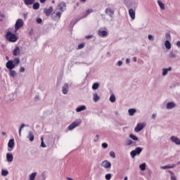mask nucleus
I'll list each match as a JSON object with an SVG mask.
<instances>
[{
	"instance_id": "nucleus-1",
	"label": "nucleus",
	"mask_w": 180,
	"mask_h": 180,
	"mask_svg": "<svg viewBox=\"0 0 180 180\" xmlns=\"http://www.w3.org/2000/svg\"><path fill=\"white\" fill-rule=\"evenodd\" d=\"M6 39L11 43H15V41H18V36H16L15 34H13L10 31L7 32L6 34Z\"/></svg>"
},
{
	"instance_id": "nucleus-2",
	"label": "nucleus",
	"mask_w": 180,
	"mask_h": 180,
	"mask_svg": "<svg viewBox=\"0 0 180 180\" xmlns=\"http://www.w3.org/2000/svg\"><path fill=\"white\" fill-rule=\"evenodd\" d=\"M142 151H143V149L141 147H137L135 148V150L130 152V155L131 158H135L136 155H140Z\"/></svg>"
},
{
	"instance_id": "nucleus-3",
	"label": "nucleus",
	"mask_w": 180,
	"mask_h": 180,
	"mask_svg": "<svg viewBox=\"0 0 180 180\" xmlns=\"http://www.w3.org/2000/svg\"><path fill=\"white\" fill-rule=\"evenodd\" d=\"M23 25H25L23 20L20 18L18 19L15 24V32H18L20 27H23Z\"/></svg>"
},
{
	"instance_id": "nucleus-4",
	"label": "nucleus",
	"mask_w": 180,
	"mask_h": 180,
	"mask_svg": "<svg viewBox=\"0 0 180 180\" xmlns=\"http://www.w3.org/2000/svg\"><path fill=\"white\" fill-rule=\"evenodd\" d=\"M81 123H82L81 120H77L68 126V129L74 130V129H75V127H78V126H79Z\"/></svg>"
},
{
	"instance_id": "nucleus-5",
	"label": "nucleus",
	"mask_w": 180,
	"mask_h": 180,
	"mask_svg": "<svg viewBox=\"0 0 180 180\" xmlns=\"http://www.w3.org/2000/svg\"><path fill=\"white\" fill-rule=\"evenodd\" d=\"M146 127V124L143 122L138 123L136 127L134 128V131L136 133H139V131H141L143 129Z\"/></svg>"
},
{
	"instance_id": "nucleus-6",
	"label": "nucleus",
	"mask_w": 180,
	"mask_h": 180,
	"mask_svg": "<svg viewBox=\"0 0 180 180\" xmlns=\"http://www.w3.org/2000/svg\"><path fill=\"white\" fill-rule=\"evenodd\" d=\"M101 167L105 169H110L112 168V163L108 160H104L101 162Z\"/></svg>"
},
{
	"instance_id": "nucleus-7",
	"label": "nucleus",
	"mask_w": 180,
	"mask_h": 180,
	"mask_svg": "<svg viewBox=\"0 0 180 180\" xmlns=\"http://www.w3.org/2000/svg\"><path fill=\"white\" fill-rule=\"evenodd\" d=\"M58 9L60 12H64V11L67 9V5L65 4V2L64 1L60 2L58 6Z\"/></svg>"
},
{
	"instance_id": "nucleus-8",
	"label": "nucleus",
	"mask_w": 180,
	"mask_h": 180,
	"mask_svg": "<svg viewBox=\"0 0 180 180\" xmlns=\"http://www.w3.org/2000/svg\"><path fill=\"white\" fill-rule=\"evenodd\" d=\"M105 13H106L110 18H113V15H115V11L112 9V8L108 7L105 8Z\"/></svg>"
},
{
	"instance_id": "nucleus-9",
	"label": "nucleus",
	"mask_w": 180,
	"mask_h": 180,
	"mask_svg": "<svg viewBox=\"0 0 180 180\" xmlns=\"http://www.w3.org/2000/svg\"><path fill=\"white\" fill-rule=\"evenodd\" d=\"M170 140L174 143V144H176V146H180V139L177 136H172L170 137Z\"/></svg>"
},
{
	"instance_id": "nucleus-10",
	"label": "nucleus",
	"mask_w": 180,
	"mask_h": 180,
	"mask_svg": "<svg viewBox=\"0 0 180 180\" xmlns=\"http://www.w3.org/2000/svg\"><path fill=\"white\" fill-rule=\"evenodd\" d=\"M128 13L131 20H134V19H136V11L133 8H129Z\"/></svg>"
},
{
	"instance_id": "nucleus-11",
	"label": "nucleus",
	"mask_w": 180,
	"mask_h": 180,
	"mask_svg": "<svg viewBox=\"0 0 180 180\" xmlns=\"http://www.w3.org/2000/svg\"><path fill=\"white\" fill-rule=\"evenodd\" d=\"M8 151H12V149L15 147V139H12L8 141Z\"/></svg>"
},
{
	"instance_id": "nucleus-12",
	"label": "nucleus",
	"mask_w": 180,
	"mask_h": 180,
	"mask_svg": "<svg viewBox=\"0 0 180 180\" xmlns=\"http://www.w3.org/2000/svg\"><path fill=\"white\" fill-rule=\"evenodd\" d=\"M6 67L8 68V70H13V68H15V64L13 63V61L8 60L6 63Z\"/></svg>"
},
{
	"instance_id": "nucleus-13",
	"label": "nucleus",
	"mask_w": 180,
	"mask_h": 180,
	"mask_svg": "<svg viewBox=\"0 0 180 180\" xmlns=\"http://www.w3.org/2000/svg\"><path fill=\"white\" fill-rule=\"evenodd\" d=\"M62 92L63 95H67L68 94V84L65 83L62 87Z\"/></svg>"
},
{
	"instance_id": "nucleus-14",
	"label": "nucleus",
	"mask_w": 180,
	"mask_h": 180,
	"mask_svg": "<svg viewBox=\"0 0 180 180\" xmlns=\"http://www.w3.org/2000/svg\"><path fill=\"white\" fill-rule=\"evenodd\" d=\"M44 12L46 15V16H50L51 13H53V7L50 6L49 8H45Z\"/></svg>"
},
{
	"instance_id": "nucleus-15",
	"label": "nucleus",
	"mask_w": 180,
	"mask_h": 180,
	"mask_svg": "<svg viewBox=\"0 0 180 180\" xmlns=\"http://www.w3.org/2000/svg\"><path fill=\"white\" fill-rule=\"evenodd\" d=\"M6 161L8 162H12L13 161V155L12 153H6Z\"/></svg>"
},
{
	"instance_id": "nucleus-16",
	"label": "nucleus",
	"mask_w": 180,
	"mask_h": 180,
	"mask_svg": "<svg viewBox=\"0 0 180 180\" xmlns=\"http://www.w3.org/2000/svg\"><path fill=\"white\" fill-rule=\"evenodd\" d=\"M98 34L100 37H105V36H108V32L105 30H98Z\"/></svg>"
},
{
	"instance_id": "nucleus-17",
	"label": "nucleus",
	"mask_w": 180,
	"mask_h": 180,
	"mask_svg": "<svg viewBox=\"0 0 180 180\" xmlns=\"http://www.w3.org/2000/svg\"><path fill=\"white\" fill-rule=\"evenodd\" d=\"M175 167H176V165H165V166H162L160 168L161 169H170L171 168H175Z\"/></svg>"
},
{
	"instance_id": "nucleus-18",
	"label": "nucleus",
	"mask_w": 180,
	"mask_h": 180,
	"mask_svg": "<svg viewBox=\"0 0 180 180\" xmlns=\"http://www.w3.org/2000/svg\"><path fill=\"white\" fill-rule=\"evenodd\" d=\"M166 108H167V109H174V108H175V103H174V102L167 103Z\"/></svg>"
},
{
	"instance_id": "nucleus-19",
	"label": "nucleus",
	"mask_w": 180,
	"mask_h": 180,
	"mask_svg": "<svg viewBox=\"0 0 180 180\" xmlns=\"http://www.w3.org/2000/svg\"><path fill=\"white\" fill-rule=\"evenodd\" d=\"M19 54H20V49H19V46H16L13 51V55L19 56Z\"/></svg>"
},
{
	"instance_id": "nucleus-20",
	"label": "nucleus",
	"mask_w": 180,
	"mask_h": 180,
	"mask_svg": "<svg viewBox=\"0 0 180 180\" xmlns=\"http://www.w3.org/2000/svg\"><path fill=\"white\" fill-rule=\"evenodd\" d=\"M86 110V106L80 105L76 108V112H82L83 110Z\"/></svg>"
},
{
	"instance_id": "nucleus-21",
	"label": "nucleus",
	"mask_w": 180,
	"mask_h": 180,
	"mask_svg": "<svg viewBox=\"0 0 180 180\" xmlns=\"http://www.w3.org/2000/svg\"><path fill=\"white\" fill-rule=\"evenodd\" d=\"M171 70H172V68L171 67H169L168 68H163L162 69L163 77H165V75H167V74H168V71H171Z\"/></svg>"
},
{
	"instance_id": "nucleus-22",
	"label": "nucleus",
	"mask_w": 180,
	"mask_h": 180,
	"mask_svg": "<svg viewBox=\"0 0 180 180\" xmlns=\"http://www.w3.org/2000/svg\"><path fill=\"white\" fill-rule=\"evenodd\" d=\"M27 139H29L30 141H33V140H34V135H33V133L31 131L28 132Z\"/></svg>"
},
{
	"instance_id": "nucleus-23",
	"label": "nucleus",
	"mask_w": 180,
	"mask_h": 180,
	"mask_svg": "<svg viewBox=\"0 0 180 180\" xmlns=\"http://www.w3.org/2000/svg\"><path fill=\"white\" fill-rule=\"evenodd\" d=\"M158 4L159 5V6L162 11H164V9H165V4H163L162 1L158 0Z\"/></svg>"
},
{
	"instance_id": "nucleus-24",
	"label": "nucleus",
	"mask_w": 180,
	"mask_h": 180,
	"mask_svg": "<svg viewBox=\"0 0 180 180\" xmlns=\"http://www.w3.org/2000/svg\"><path fill=\"white\" fill-rule=\"evenodd\" d=\"M35 0H24L25 5H33Z\"/></svg>"
},
{
	"instance_id": "nucleus-25",
	"label": "nucleus",
	"mask_w": 180,
	"mask_h": 180,
	"mask_svg": "<svg viewBox=\"0 0 180 180\" xmlns=\"http://www.w3.org/2000/svg\"><path fill=\"white\" fill-rule=\"evenodd\" d=\"M169 174H170V178L171 180H176V176H175V174H174V172L171 170H168Z\"/></svg>"
},
{
	"instance_id": "nucleus-26",
	"label": "nucleus",
	"mask_w": 180,
	"mask_h": 180,
	"mask_svg": "<svg viewBox=\"0 0 180 180\" xmlns=\"http://www.w3.org/2000/svg\"><path fill=\"white\" fill-rule=\"evenodd\" d=\"M136 109L134 108H130L129 110H128V112H129V116H134V113H136Z\"/></svg>"
},
{
	"instance_id": "nucleus-27",
	"label": "nucleus",
	"mask_w": 180,
	"mask_h": 180,
	"mask_svg": "<svg viewBox=\"0 0 180 180\" xmlns=\"http://www.w3.org/2000/svg\"><path fill=\"white\" fill-rule=\"evenodd\" d=\"M165 46L167 50H170L171 49V42L167 40L165 42Z\"/></svg>"
},
{
	"instance_id": "nucleus-28",
	"label": "nucleus",
	"mask_w": 180,
	"mask_h": 180,
	"mask_svg": "<svg viewBox=\"0 0 180 180\" xmlns=\"http://www.w3.org/2000/svg\"><path fill=\"white\" fill-rule=\"evenodd\" d=\"M13 63L15 64V67H16V65H19V64H20V59L19 58H16L14 59Z\"/></svg>"
},
{
	"instance_id": "nucleus-29",
	"label": "nucleus",
	"mask_w": 180,
	"mask_h": 180,
	"mask_svg": "<svg viewBox=\"0 0 180 180\" xmlns=\"http://www.w3.org/2000/svg\"><path fill=\"white\" fill-rule=\"evenodd\" d=\"M32 8L33 9H34V11H37V9H39V8H40V4L39 2L34 3Z\"/></svg>"
},
{
	"instance_id": "nucleus-30",
	"label": "nucleus",
	"mask_w": 180,
	"mask_h": 180,
	"mask_svg": "<svg viewBox=\"0 0 180 180\" xmlns=\"http://www.w3.org/2000/svg\"><path fill=\"white\" fill-rule=\"evenodd\" d=\"M36 175H37V173L36 172H33L31 174H30L29 180H34L36 179Z\"/></svg>"
},
{
	"instance_id": "nucleus-31",
	"label": "nucleus",
	"mask_w": 180,
	"mask_h": 180,
	"mask_svg": "<svg viewBox=\"0 0 180 180\" xmlns=\"http://www.w3.org/2000/svg\"><path fill=\"white\" fill-rule=\"evenodd\" d=\"M94 102H98L99 101L100 98L99 96H98V94H94L93 96Z\"/></svg>"
},
{
	"instance_id": "nucleus-32",
	"label": "nucleus",
	"mask_w": 180,
	"mask_h": 180,
	"mask_svg": "<svg viewBox=\"0 0 180 180\" xmlns=\"http://www.w3.org/2000/svg\"><path fill=\"white\" fill-rule=\"evenodd\" d=\"M110 102H112V103H114V102H116V96H115L114 94H112L110 96Z\"/></svg>"
},
{
	"instance_id": "nucleus-33",
	"label": "nucleus",
	"mask_w": 180,
	"mask_h": 180,
	"mask_svg": "<svg viewBox=\"0 0 180 180\" xmlns=\"http://www.w3.org/2000/svg\"><path fill=\"white\" fill-rule=\"evenodd\" d=\"M129 137L132 140H134V141H137V140H139V138L137 136H136V135H134L133 134H129Z\"/></svg>"
},
{
	"instance_id": "nucleus-34",
	"label": "nucleus",
	"mask_w": 180,
	"mask_h": 180,
	"mask_svg": "<svg viewBox=\"0 0 180 180\" xmlns=\"http://www.w3.org/2000/svg\"><path fill=\"white\" fill-rule=\"evenodd\" d=\"M146 163H142L141 165H139V168L141 171H146Z\"/></svg>"
},
{
	"instance_id": "nucleus-35",
	"label": "nucleus",
	"mask_w": 180,
	"mask_h": 180,
	"mask_svg": "<svg viewBox=\"0 0 180 180\" xmlns=\"http://www.w3.org/2000/svg\"><path fill=\"white\" fill-rule=\"evenodd\" d=\"M133 143H134V142H133V141L128 139L126 141L125 146H131V144H133Z\"/></svg>"
},
{
	"instance_id": "nucleus-36",
	"label": "nucleus",
	"mask_w": 180,
	"mask_h": 180,
	"mask_svg": "<svg viewBox=\"0 0 180 180\" xmlns=\"http://www.w3.org/2000/svg\"><path fill=\"white\" fill-rule=\"evenodd\" d=\"M98 88H99V84L98 83H94L92 85V89H94V91L98 89Z\"/></svg>"
},
{
	"instance_id": "nucleus-37",
	"label": "nucleus",
	"mask_w": 180,
	"mask_h": 180,
	"mask_svg": "<svg viewBox=\"0 0 180 180\" xmlns=\"http://www.w3.org/2000/svg\"><path fill=\"white\" fill-rule=\"evenodd\" d=\"M105 178L106 180L112 179V174L109 173V174H105Z\"/></svg>"
},
{
	"instance_id": "nucleus-38",
	"label": "nucleus",
	"mask_w": 180,
	"mask_h": 180,
	"mask_svg": "<svg viewBox=\"0 0 180 180\" xmlns=\"http://www.w3.org/2000/svg\"><path fill=\"white\" fill-rule=\"evenodd\" d=\"M169 58H176V55L175 53H174V52L172 51L169 54Z\"/></svg>"
},
{
	"instance_id": "nucleus-39",
	"label": "nucleus",
	"mask_w": 180,
	"mask_h": 180,
	"mask_svg": "<svg viewBox=\"0 0 180 180\" xmlns=\"http://www.w3.org/2000/svg\"><path fill=\"white\" fill-rule=\"evenodd\" d=\"M8 174H9V172H8V170H2L1 171V175L3 176H6L8 175Z\"/></svg>"
},
{
	"instance_id": "nucleus-40",
	"label": "nucleus",
	"mask_w": 180,
	"mask_h": 180,
	"mask_svg": "<svg viewBox=\"0 0 180 180\" xmlns=\"http://www.w3.org/2000/svg\"><path fill=\"white\" fill-rule=\"evenodd\" d=\"M16 75V72L15 70H10V77H15Z\"/></svg>"
},
{
	"instance_id": "nucleus-41",
	"label": "nucleus",
	"mask_w": 180,
	"mask_h": 180,
	"mask_svg": "<svg viewBox=\"0 0 180 180\" xmlns=\"http://www.w3.org/2000/svg\"><path fill=\"white\" fill-rule=\"evenodd\" d=\"M84 47H85V44L82 43L78 45L77 49L78 50H81V49H84Z\"/></svg>"
},
{
	"instance_id": "nucleus-42",
	"label": "nucleus",
	"mask_w": 180,
	"mask_h": 180,
	"mask_svg": "<svg viewBox=\"0 0 180 180\" xmlns=\"http://www.w3.org/2000/svg\"><path fill=\"white\" fill-rule=\"evenodd\" d=\"M110 157H112V158H116V153H115L113 151H110Z\"/></svg>"
},
{
	"instance_id": "nucleus-43",
	"label": "nucleus",
	"mask_w": 180,
	"mask_h": 180,
	"mask_svg": "<svg viewBox=\"0 0 180 180\" xmlns=\"http://www.w3.org/2000/svg\"><path fill=\"white\" fill-rule=\"evenodd\" d=\"M26 125L25 124H22L20 127V129H19V136H20L21 133H22V129L23 127H25Z\"/></svg>"
},
{
	"instance_id": "nucleus-44",
	"label": "nucleus",
	"mask_w": 180,
	"mask_h": 180,
	"mask_svg": "<svg viewBox=\"0 0 180 180\" xmlns=\"http://www.w3.org/2000/svg\"><path fill=\"white\" fill-rule=\"evenodd\" d=\"M165 37L167 39V40H171V34L169 33H166Z\"/></svg>"
},
{
	"instance_id": "nucleus-45",
	"label": "nucleus",
	"mask_w": 180,
	"mask_h": 180,
	"mask_svg": "<svg viewBox=\"0 0 180 180\" xmlns=\"http://www.w3.org/2000/svg\"><path fill=\"white\" fill-rule=\"evenodd\" d=\"M92 12H94V10L92 8H89L86 10V15H89V13H92Z\"/></svg>"
},
{
	"instance_id": "nucleus-46",
	"label": "nucleus",
	"mask_w": 180,
	"mask_h": 180,
	"mask_svg": "<svg viewBox=\"0 0 180 180\" xmlns=\"http://www.w3.org/2000/svg\"><path fill=\"white\" fill-rule=\"evenodd\" d=\"M41 147H43V148H46V144L44 143V141H43V138H41Z\"/></svg>"
},
{
	"instance_id": "nucleus-47",
	"label": "nucleus",
	"mask_w": 180,
	"mask_h": 180,
	"mask_svg": "<svg viewBox=\"0 0 180 180\" xmlns=\"http://www.w3.org/2000/svg\"><path fill=\"white\" fill-rule=\"evenodd\" d=\"M148 40H150L151 41H153L154 40V37L151 34H149L148 36Z\"/></svg>"
},
{
	"instance_id": "nucleus-48",
	"label": "nucleus",
	"mask_w": 180,
	"mask_h": 180,
	"mask_svg": "<svg viewBox=\"0 0 180 180\" xmlns=\"http://www.w3.org/2000/svg\"><path fill=\"white\" fill-rule=\"evenodd\" d=\"M61 15H63V12L61 11H58L56 13V16H58V18H61Z\"/></svg>"
},
{
	"instance_id": "nucleus-49",
	"label": "nucleus",
	"mask_w": 180,
	"mask_h": 180,
	"mask_svg": "<svg viewBox=\"0 0 180 180\" xmlns=\"http://www.w3.org/2000/svg\"><path fill=\"white\" fill-rule=\"evenodd\" d=\"M102 147H103V148H108V143H102Z\"/></svg>"
},
{
	"instance_id": "nucleus-50",
	"label": "nucleus",
	"mask_w": 180,
	"mask_h": 180,
	"mask_svg": "<svg viewBox=\"0 0 180 180\" xmlns=\"http://www.w3.org/2000/svg\"><path fill=\"white\" fill-rule=\"evenodd\" d=\"M118 67H121V65H123V62L122 60H119L117 62Z\"/></svg>"
},
{
	"instance_id": "nucleus-51",
	"label": "nucleus",
	"mask_w": 180,
	"mask_h": 180,
	"mask_svg": "<svg viewBox=\"0 0 180 180\" xmlns=\"http://www.w3.org/2000/svg\"><path fill=\"white\" fill-rule=\"evenodd\" d=\"M41 22H43V20H41V18H39L37 19V23H41Z\"/></svg>"
},
{
	"instance_id": "nucleus-52",
	"label": "nucleus",
	"mask_w": 180,
	"mask_h": 180,
	"mask_svg": "<svg viewBox=\"0 0 180 180\" xmlns=\"http://www.w3.org/2000/svg\"><path fill=\"white\" fill-rule=\"evenodd\" d=\"M99 140V135H96V137L94 138V141L96 142V141H98Z\"/></svg>"
},
{
	"instance_id": "nucleus-53",
	"label": "nucleus",
	"mask_w": 180,
	"mask_h": 180,
	"mask_svg": "<svg viewBox=\"0 0 180 180\" xmlns=\"http://www.w3.org/2000/svg\"><path fill=\"white\" fill-rule=\"evenodd\" d=\"M85 37H86V39H92V37H94V36L93 35H86Z\"/></svg>"
},
{
	"instance_id": "nucleus-54",
	"label": "nucleus",
	"mask_w": 180,
	"mask_h": 180,
	"mask_svg": "<svg viewBox=\"0 0 180 180\" xmlns=\"http://www.w3.org/2000/svg\"><path fill=\"white\" fill-rule=\"evenodd\" d=\"M20 72H25V68L24 67H21L20 69Z\"/></svg>"
},
{
	"instance_id": "nucleus-55",
	"label": "nucleus",
	"mask_w": 180,
	"mask_h": 180,
	"mask_svg": "<svg viewBox=\"0 0 180 180\" xmlns=\"http://www.w3.org/2000/svg\"><path fill=\"white\" fill-rule=\"evenodd\" d=\"M176 46H177V47H179V49H180V41H178L176 42Z\"/></svg>"
},
{
	"instance_id": "nucleus-56",
	"label": "nucleus",
	"mask_w": 180,
	"mask_h": 180,
	"mask_svg": "<svg viewBox=\"0 0 180 180\" xmlns=\"http://www.w3.org/2000/svg\"><path fill=\"white\" fill-rule=\"evenodd\" d=\"M130 63V59L129 58H127L126 59V63L129 64Z\"/></svg>"
},
{
	"instance_id": "nucleus-57",
	"label": "nucleus",
	"mask_w": 180,
	"mask_h": 180,
	"mask_svg": "<svg viewBox=\"0 0 180 180\" xmlns=\"http://www.w3.org/2000/svg\"><path fill=\"white\" fill-rule=\"evenodd\" d=\"M25 19H27V13L23 15Z\"/></svg>"
},
{
	"instance_id": "nucleus-58",
	"label": "nucleus",
	"mask_w": 180,
	"mask_h": 180,
	"mask_svg": "<svg viewBox=\"0 0 180 180\" xmlns=\"http://www.w3.org/2000/svg\"><path fill=\"white\" fill-rule=\"evenodd\" d=\"M152 117L153 119H155V117H157V115L155 114H153Z\"/></svg>"
},
{
	"instance_id": "nucleus-59",
	"label": "nucleus",
	"mask_w": 180,
	"mask_h": 180,
	"mask_svg": "<svg viewBox=\"0 0 180 180\" xmlns=\"http://www.w3.org/2000/svg\"><path fill=\"white\" fill-rule=\"evenodd\" d=\"M41 4H44V2H46V0H39Z\"/></svg>"
},
{
	"instance_id": "nucleus-60",
	"label": "nucleus",
	"mask_w": 180,
	"mask_h": 180,
	"mask_svg": "<svg viewBox=\"0 0 180 180\" xmlns=\"http://www.w3.org/2000/svg\"><path fill=\"white\" fill-rule=\"evenodd\" d=\"M134 61L136 63L137 61V57H134Z\"/></svg>"
},
{
	"instance_id": "nucleus-61",
	"label": "nucleus",
	"mask_w": 180,
	"mask_h": 180,
	"mask_svg": "<svg viewBox=\"0 0 180 180\" xmlns=\"http://www.w3.org/2000/svg\"><path fill=\"white\" fill-rule=\"evenodd\" d=\"M80 2H84V3H85V2H86V0H80Z\"/></svg>"
},
{
	"instance_id": "nucleus-62",
	"label": "nucleus",
	"mask_w": 180,
	"mask_h": 180,
	"mask_svg": "<svg viewBox=\"0 0 180 180\" xmlns=\"http://www.w3.org/2000/svg\"><path fill=\"white\" fill-rule=\"evenodd\" d=\"M6 60H8V61H9V57L6 56Z\"/></svg>"
},
{
	"instance_id": "nucleus-63",
	"label": "nucleus",
	"mask_w": 180,
	"mask_h": 180,
	"mask_svg": "<svg viewBox=\"0 0 180 180\" xmlns=\"http://www.w3.org/2000/svg\"><path fill=\"white\" fill-rule=\"evenodd\" d=\"M67 179H68V180H74V179H71V178H70V177H68Z\"/></svg>"
},
{
	"instance_id": "nucleus-64",
	"label": "nucleus",
	"mask_w": 180,
	"mask_h": 180,
	"mask_svg": "<svg viewBox=\"0 0 180 180\" xmlns=\"http://www.w3.org/2000/svg\"><path fill=\"white\" fill-rule=\"evenodd\" d=\"M35 98H36V99H39V96H37L35 97Z\"/></svg>"
}]
</instances>
